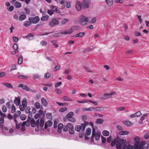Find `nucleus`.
<instances>
[{
    "label": "nucleus",
    "instance_id": "f257e3e1",
    "mask_svg": "<svg viewBox=\"0 0 149 149\" xmlns=\"http://www.w3.org/2000/svg\"><path fill=\"white\" fill-rule=\"evenodd\" d=\"M126 142L125 140L123 139H119L116 142V147L117 149H122V146H123V149H134L133 146L130 145L127 146L125 144Z\"/></svg>",
    "mask_w": 149,
    "mask_h": 149
},
{
    "label": "nucleus",
    "instance_id": "f03ea898",
    "mask_svg": "<svg viewBox=\"0 0 149 149\" xmlns=\"http://www.w3.org/2000/svg\"><path fill=\"white\" fill-rule=\"evenodd\" d=\"M59 21L55 18H53L48 23L49 25L51 27H54L59 24Z\"/></svg>",
    "mask_w": 149,
    "mask_h": 149
},
{
    "label": "nucleus",
    "instance_id": "7ed1b4c3",
    "mask_svg": "<svg viewBox=\"0 0 149 149\" xmlns=\"http://www.w3.org/2000/svg\"><path fill=\"white\" fill-rule=\"evenodd\" d=\"M81 126H76L75 128V130L77 132H79L81 130V131L83 132L85 129L86 125L85 123H82L81 124Z\"/></svg>",
    "mask_w": 149,
    "mask_h": 149
},
{
    "label": "nucleus",
    "instance_id": "20e7f679",
    "mask_svg": "<svg viewBox=\"0 0 149 149\" xmlns=\"http://www.w3.org/2000/svg\"><path fill=\"white\" fill-rule=\"evenodd\" d=\"M92 134L93 136L95 137V139L96 140L98 141L100 139V134L98 132H96L94 128L93 129Z\"/></svg>",
    "mask_w": 149,
    "mask_h": 149
},
{
    "label": "nucleus",
    "instance_id": "39448f33",
    "mask_svg": "<svg viewBox=\"0 0 149 149\" xmlns=\"http://www.w3.org/2000/svg\"><path fill=\"white\" fill-rule=\"evenodd\" d=\"M29 20L31 21V23L33 24H36L40 20V18L38 16H36L35 17H30Z\"/></svg>",
    "mask_w": 149,
    "mask_h": 149
},
{
    "label": "nucleus",
    "instance_id": "423d86ee",
    "mask_svg": "<svg viewBox=\"0 0 149 149\" xmlns=\"http://www.w3.org/2000/svg\"><path fill=\"white\" fill-rule=\"evenodd\" d=\"M90 3L89 1L87 0L84 1L82 3V7L85 8H88L89 7Z\"/></svg>",
    "mask_w": 149,
    "mask_h": 149
},
{
    "label": "nucleus",
    "instance_id": "0eeeda50",
    "mask_svg": "<svg viewBox=\"0 0 149 149\" xmlns=\"http://www.w3.org/2000/svg\"><path fill=\"white\" fill-rule=\"evenodd\" d=\"M75 27L74 26H73L70 28V31H66L64 32L61 31L60 33L61 34H70L72 32L73 30L74 29Z\"/></svg>",
    "mask_w": 149,
    "mask_h": 149
},
{
    "label": "nucleus",
    "instance_id": "6e6552de",
    "mask_svg": "<svg viewBox=\"0 0 149 149\" xmlns=\"http://www.w3.org/2000/svg\"><path fill=\"white\" fill-rule=\"evenodd\" d=\"M18 87L19 88H22L23 89L26 91H31V89L28 88L27 86L26 85H24L22 84H20L18 86Z\"/></svg>",
    "mask_w": 149,
    "mask_h": 149
},
{
    "label": "nucleus",
    "instance_id": "1a4fd4ad",
    "mask_svg": "<svg viewBox=\"0 0 149 149\" xmlns=\"http://www.w3.org/2000/svg\"><path fill=\"white\" fill-rule=\"evenodd\" d=\"M89 21L88 18L86 17H84L82 19V21L81 24L82 26L86 25L88 21Z\"/></svg>",
    "mask_w": 149,
    "mask_h": 149
},
{
    "label": "nucleus",
    "instance_id": "9d476101",
    "mask_svg": "<svg viewBox=\"0 0 149 149\" xmlns=\"http://www.w3.org/2000/svg\"><path fill=\"white\" fill-rule=\"evenodd\" d=\"M76 8L77 10L80 11L81 9V3L79 1H76Z\"/></svg>",
    "mask_w": 149,
    "mask_h": 149
},
{
    "label": "nucleus",
    "instance_id": "9b49d317",
    "mask_svg": "<svg viewBox=\"0 0 149 149\" xmlns=\"http://www.w3.org/2000/svg\"><path fill=\"white\" fill-rule=\"evenodd\" d=\"M15 100H14V102L17 106L19 105L20 103V100L19 98H17L15 97Z\"/></svg>",
    "mask_w": 149,
    "mask_h": 149
},
{
    "label": "nucleus",
    "instance_id": "f8f14e48",
    "mask_svg": "<svg viewBox=\"0 0 149 149\" xmlns=\"http://www.w3.org/2000/svg\"><path fill=\"white\" fill-rule=\"evenodd\" d=\"M42 103L43 105L46 107L48 104V103L46 99L44 97H42L41 99Z\"/></svg>",
    "mask_w": 149,
    "mask_h": 149
},
{
    "label": "nucleus",
    "instance_id": "ddd939ff",
    "mask_svg": "<svg viewBox=\"0 0 149 149\" xmlns=\"http://www.w3.org/2000/svg\"><path fill=\"white\" fill-rule=\"evenodd\" d=\"M69 129V131L70 134H74V127L73 126L71 123Z\"/></svg>",
    "mask_w": 149,
    "mask_h": 149
},
{
    "label": "nucleus",
    "instance_id": "4468645a",
    "mask_svg": "<svg viewBox=\"0 0 149 149\" xmlns=\"http://www.w3.org/2000/svg\"><path fill=\"white\" fill-rule=\"evenodd\" d=\"M123 123L125 125L127 126H130L132 125V123L129 121H123Z\"/></svg>",
    "mask_w": 149,
    "mask_h": 149
},
{
    "label": "nucleus",
    "instance_id": "2eb2a0df",
    "mask_svg": "<svg viewBox=\"0 0 149 149\" xmlns=\"http://www.w3.org/2000/svg\"><path fill=\"white\" fill-rule=\"evenodd\" d=\"M71 124V123H68L66 125L64 126L63 128V131L64 132H67L69 129Z\"/></svg>",
    "mask_w": 149,
    "mask_h": 149
},
{
    "label": "nucleus",
    "instance_id": "dca6fc26",
    "mask_svg": "<svg viewBox=\"0 0 149 149\" xmlns=\"http://www.w3.org/2000/svg\"><path fill=\"white\" fill-rule=\"evenodd\" d=\"M63 124L62 123H59L58 126V131L59 132H61L63 127Z\"/></svg>",
    "mask_w": 149,
    "mask_h": 149
},
{
    "label": "nucleus",
    "instance_id": "f3484780",
    "mask_svg": "<svg viewBox=\"0 0 149 149\" xmlns=\"http://www.w3.org/2000/svg\"><path fill=\"white\" fill-rule=\"evenodd\" d=\"M26 16L24 14L21 15L19 18V19L20 21H22L26 19Z\"/></svg>",
    "mask_w": 149,
    "mask_h": 149
},
{
    "label": "nucleus",
    "instance_id": "a211bd4d",
    "mask_svg": "<svg viewBox=\"0 0 149 149\" xmlns=\"http://www.w3.org/2000/svg\"><path fill=\"white\" fill-rule=\"evenodd\" d=\"M50 8L51 9L53 10L54 12H57V13H58V10L56 6L53 5H51Z\"/></svg>",
    "mask_w": 149,
    "mask_h": 149
},
{
    "label": "nucleus",
    "instance_id": "6ab92c4d",
    "mask_svg": "<svg viewBox=\"0 0 149 149\" xmlns=\"http://www.w3.org/2000/svg\"><path fill=\"white\" fill-rule=\"evenodd\" d=\"M3 84L5 86H6L7 87L9 88H13V86L12 85L9 83H3Z\"/></svg>",
    "mask_w": 149,
    "mask_h": 149
},
{
    "label": "nucleus",
    "instance_id": "aec40b11",
    "mask_svg": "<svg viewBox=\"0 0 149 149\" xmlns=\"http://www.w3.org/2000/svg\"><path fill=\"white\" fill-rule=\"evenodd\" d=\"M103 96L102 97L101 99L102 100H105L110 98L109 95L108 94L105 93L103 94Z\"/></svg>",
    "mask_w": 149,
    "mask_h": 149
},
{
    "label": "nucleus",
    "instance_id": "412c9836",
    "mask_svg": "<svg viewBox=\"0 0 149 149\" xmlns=\"http://www.w3.org/2000/svg\"><path fill=\"white\" fill-rule=\"evenodd\" d=\"M103 122V120L101 118H98L97 119L95 123L96 124H101Z\"/></svg>",
    "mask_w": 149,
    "mask_h": 149
},
{
    "label": "nucleus",
    "instance_id": "4be33fe9",
    "mask_svg": "<svg viewBox=\"0 0 149 149\" xmlns=\"http://www.w3.org/2000/svg\"><path fill=\"white\" fill-rule=\"evenodd\" d=\"M49 16L48 15H45L43 16L41 18V20L42 21L47 20L48 19Z\"/></svg>",
    "mask_w": 149,
    "mask_h": 149
},
{
    "label": "nucleus",
    "instance_id": "5701e85b",
    "mask_svg": "<svg viewBox=\"0 0 149 149\" xmlns=\"http://www.w3.org/2000/svg\"><path fill=\"white\" fill-rule=\"evenodd\" d=\"M67 119L68 120L72 122H76V119L73 117H69L67 118Z\"/></svg>",
    "mask_w": 149,
    "mask_h": 149
},
{
    "label": "nucleus",
    "instance_id": "b1692460",
    "mask_svg": "<svg viewBox=\"0 0 149 149\" xmlns=\"http://www.w3.org/2000/svg\"><path fill=\"white\" fill-rule=\"evenodd\" d=\"M15 6L17 8H19L21 7L22 5L21 3L18 1H16L15 3Z\"/></svg>",
    "mask_w": 149,
    "mask_h": 149
},
{
    "label": "nucleus",
    "instance_id": "393cba45",
    "mask_svg": "<svg viewBox=\"0 0 149 149\" xmlns=\"http://www.w3.org/2000/svg\"><path fill=\"white\" fill-rule=\"evenodd\" d=\"M31 21H27L26 22H25L24 24V25L26 27H28L29 26L31 25Z\"/></svg>",
    "mask_w": 149,
    "mask_h": 149
},
{
    "label": "nucleus",
    "instance_id": "a878e982",
    "mask_svg": "<svg viewBox=\"0 0 149 149\" xmlns=\"http://www.w3.org/2000/svg\"><path fill=\"white\" fill-rule=\"evenodd\" d=\"M129 132L127 131H121L118 134L120 135H125L128 134Z\"/></svg>",
    "mask_w": 149,
    "mask_h": 149
},
{
    "label": "nucleus",
    "instance_id": "bb28decb",
    "mask_svg": "<svg viewBox=\"0 0 149 149\" xmlns=\"http://www.w3.org/2000/svg\"><path fill=\"white\" fill-rule=\"evenodd\" d=\"M102 134L103 135L105 136H108L109 135V132L106 130H104L102 132Z\"/></svg>",
    "mask_w": 149,
    "mask_h": 149
},
{
    "label": "nucleus",
    "instance_id": "cd10ccee",
    "mask_svg": "<svg viewBox=\"0 0 149 149\" xmlns=\"http://www.w3.org/2000/svg\"><path fill=\"white\" fill-rule=\"evenodd\" d=\"M31 126L32 127H34L36 125L35 121L33 118L31 119Z\"/></svg>",
    "mask_w": 149,
    "mask_h": 149
},
{
    "label": "nucleus",
    "instance_id": "c85d7f7f",
    "mask_svg": "<svg viewBox=\"0 0 149 149\" xmlns=\"http://www.w3.org/2000/svg\"><path fill=\"white\" fill-rule=\"evenodd\" d=\"M107 5L109 6H110L112 5L113 0H105Z\"/></svg>",
    "mask_w": 149,
    "mask_h": 149
},
{
    "label": "nucleus",
    "instance_id": "c756f323",
    "mask_svg": "<svg viewBox=\"0 0 149 149\" xmlns=\"http://www.w3.org/2000/svg\"><path fill=\"white\" fill-rule=\"evenodd\" d=\"M91 132V129L90 128H88L86 129V133L85 134L87 136L90 135Z\"/></svg>",
    "mask_w": 149,
    "mask_h": 149
},
{
    "label": "nucleus",
    "instance_id": "7c9ffc66",
    "mask_svg": "<svg viewBox=\"0 0 149 149\" xmlns=\"http://www.w3.org/2000/svg\"><path fill=\"white\" fill-rule=\"evenodd\" d=\"M69 20L68 19H64L61 22V24L62 25H63L64 24L66 23L69 21Z\"/></svg>",
    "mask_w": 149,
    "mask_h": 149
},
{
    "label": "nucleus",
    "instance_id": "2f4dec72",
    "mask_svg": "<svg viewBox=\"0 0 149 149\" xmlns=\"http://www.w3.org/2000/svg\"><path fill=\"white\" fill-rule=\"evenodd\" d=\"M44 120L42 119H41L40 120L39 125L41 127H42L44 126Z\"/></svg>",
    "mask_w": 149,
    "mask_h": 149
},
{
    "label": "nucleus",
    "instance_id": "473e14b6",
    "mask_svg": "<svg viewBox=\"0 0 149 149\" xmlns=\"http://www.w3.org/2000/svg\"><path fill=\"white\" fill-rule=\"evenodd\" d=\"M83 110L86 111H94V107H90L88 108H84Z\"/></svg>",
    "mask_w": 149,
    "mask_h": 149
},
{
    "label": "nucleus",
    "instance_id": "72a5a7b5",
    "mask_svg": "<svg viewBox=\"0 0 149 149\" xmlns=\"http://www.w3.org/2000/svg\"><path fill=\"white\" fill-rule=\"evenodd\" d=\"M26 37L28 38L29 40H32L33 39V34L32 33H30L28 34Z\"/></svg>",
    "mask_w": 149,
    "mask_h": 149
},
{
    "label": "nucleus",
    "instance_id": "f704fd0d",
    "mask_svg": "<svg viewBox=\"0 0 149 149\" xmlns=\"http://www.w3.org/2000/svg\"><path fill=\"white\" fill-rule=\"evenodd\" d=\"M59 106H64L65 105H68V104L67 103H61L57 102H56Z\"/></svg>",
    "mask_w": 149,
    "mask_h": 149
},
{
    "label": "nucleus",
    "instance_id": "c9c22d12",
    "mask_svg": "<svg viewBox=\"0 0 149 149\" xmlns=\"http://www.w3.org/2000/svg\"><path fill=\"white\" fill-rule=\"evenodd\" d=\"M23 61V57L22 56H20L18 58V63L19 64H21Z\"/></svg>",
    "mask_w": 149,
    "mask_h": 149
},
{
    "label": "nucleus",
    "instance_id": "e433bc0d",
    "mask_svg": "<svg viewBox=\"0 0 149 149\" xmlns=\"http://www.w3.org/2000/svg\"><path fill=\"white\" fill-rule=\"evenodd\" d=\"M74 115V113L73 112H70L69 113L66 115V117H73Z\"/></svg>",
    "mask_w": 149,
    "mask_h": 149
},
{
    "label": "nucleus",
    "instance_id": "4c0bfd02",
    "mask_svg": "<svg viewBox=\"0 0 149 149\" xmlns=\"http://www.w3.org/2000/svg\"><path fill=\"white\" fill-rule=\"evenodd\" d=\"M11 113H14L16 111V108L14 105L13 104L12 105Z\"/></svg>",
    "mask_w": 149,
    "mask_h": 149
},
{
    "label": "nucleus",
    "instance_id": "58836bf2",
    "mask_svg": "<svg viewBox=\"0 0 149 149\" xmlns=\"http://www.w3.org/2000/svg\"><path fill=\"white\" fill-rule=\"evenodd\" d=\"M140 142H135V144L134 146V148H137L139 147V146L140 144Z\"/></svg>",
    "mask_w": 149,
    "mask_h": 149
},
{
    "label": "nucleus",
    "instance_id": "ea45409f",
    "mask_svg": "<svg viewBox=\"0 0 149 149\" xmlns=\"http://www.w3.org/2000/svg\"><path fill=\"white\" fill-rule=\"evenodd\" d=\"M63 100L65 101H72V100L69 99L68 97L66 96H64L63 98Z\"/></svg>",
    "mask_w": 149,
    "mask_h": 149
},
{
    "label": "nucleus",
    "instance_id": "a19ab883",
    "mask_svg": "<svg viewBox=\"0 0 149 149\" xmlns=\"http://www.w3.org/2000/svg\"><path fill=\"white\" fill-rule=\"evenodd\" d=\"M26 116L25 114H22L21 115L20 117V119L22 120H25L26 119Z\"/></svg>",
    "mask_w": 149,
    "mask_h": 149
},
{
    "label": "nucleus",
    "instance_id": "79ce46f5",
    "mask_svg": "<svg viewBox=\"0 0 149 149\" xmlns=\"http://www.w3.org/2000/svg\"><path fill=\"white\" fill-rule=\"evenodd\" d=\"M94 111H100L102 110V108L100 107H94Z\"/></svg>",
    "mask_w": 149,
    "mask_h": 149
},
{
    "label": "nucleus",
    "instance_id": "37998d69",
    "mask_svg": "<svg viewBox=\"0 0 149 149\" xmlns=\"http://www.w3.org/2000/svg\"><path fill=\"white\" fill-rule=\"evenodd\" d=\"M18 78L19 79H27L28 78V77L27 76L23 75L18 76Z\"/></svg>",
    "mask_w": 149,
    "mask_h": 149
},
{
    "label": "nucleus",
    "instance_id": "c03bdc74",
    "mask_svg": "<svg viewBox=\"0 0 149 149\" xmlns=\"http://www.w3.org/2000/svg\"><path fill=\"white\" fill-rule=\"evenodd\" d=\"M34 106L37 109L40 108V103L38 102H36L34 103Z\"/></svg>",
    "mask_w": 149,
    "mask_h": 149
},
{
    "label": "nucleus",
    "instance_id": "a18cd8bd",
    "mask_svg": "<svg viewBox=\"0 0 149 149\" xmlns=\"http://www.w3.org/2000/svg\"><path fill=\"white\" fill-rule=\"evenodd\" d=\"M22 104L23 106H25V107H26L27 105V102H26V100H23L22 102Z\"/></svg>",
    "mask_w": 149,
    "mask_h": 149
},
{
    "label": "nucleus",
    "instance_id": "49530a36",
    "mask_svg": "<svg viewBox=\"0 0 149 149\" xmlns=\"http://www.w3.org/2000/svg\"><path fill=\"white\" fill-rule=\"evenodd\" d=\"M116 142V139H113L111 142V145L112 146H114L115 145Z\"/></svg>",
    "mask_w": 149,
    "mask_h": 149
},
{
    "label": "nucleus",
    "instance_id": "de8ad7c7",
    "mask_svg": "<svg viewBox=\"0 0 149 149\" xmlns=\"http://www.w3.org/2000/svg\"><path fill=\"white\" fill-rule=\"evenodd\" d=\"M6 105L8 108L9 109H10L12 107V105L9 102H7L6 104Z\"/></svg>",
    "mask_w": 149,
    "mask_h": 149
},
{
    "label": "nucleus",
    "instance_id": "09e8293b",
    "mask_svg": "<svg viewBox=\"0 0 149 149\" xmlns=\"http://www.w3.org/2000/svg\"><path fill=\"white\" fill-rule=\"evenodd\" d=\"M67 108L66 107L62 108L59 109V111L60 112H64L67 110Z\"/></svg>",
    "mask_w": 149,
    "mask_h": 149
},
{
    "label": "nucleus",
    "instance_id": "8fccbe9b",
    "mask_svg": "<svg viewBox=\"0 0 149 149\" xmlns=\"http://www.w3.org/2000/svg\"><path fill=\"white\" fill-rule=\"evenodd\" d=\"M40 77V75L37 74H34L33 76V79H39Z\"/></svg>",
    "mask_w": 149,
    "mask_h": 149
},
{
    "label": "nucleus",
    "instance_id": "3c124183",
    "mask_svg": "<svg viewBox=\"0 0 149 149\" xmlns=\"http://www.w3.org/2000/svg\"><path fill=\"white\" fill-rule=\"evenodd\" d=\"M25 107H26L25 106H24L21 104H20L19 106V109L22 111H24Z\"/></svg>",
    "mask_w": 149,
    "mask_h": 149
},
{
    "label": "nucleus",
    "instance_id": "603ef678",
    "mask_svg": "<svg viewBox=\"0 0 149 149\" xmlns=\"http://www.w3.org/2000/svg\"><path fill=\"white\" fill-rule=\"evenodd\" d=\"M2 110L3 112H6L7 111L6 107L4 105L2 106Z\"/></svg>",
    "mask_w": 149,
    "mask_h": 149
},
{
    "label": "nucleus",
    "instance_id": "864d4df0",
    "mask_svg": "<svg viewBox=\"0 0 149 149\" xmlns=\"http://www.w3.org/2000/svg\"><path fill=\"white\" fill-rule=\"evenodd\" d=\"M55 92L58 94H60L61 93V91L58 88H56L55 90Z\"/></svg>",
    "mask_w": 149,
    "mask_h": 149
},
{
    "label": "nucleus",
    "instance_id": "5fc2aeb1",
    "mask_svg": "<svg viewBox=\"0 0 149 149\" xmlns=\"http://www.w3.org/2000/svg\"><path fill=\"white\" fill-rule=\"evenodd\" d=\"M30 108L29 107H26V109L25 110V112L26 113H29L30 112Z\"/></svg>",
    "mask_w": 149,
    "mask_h": 149
},
{
    "label": "nucleus",
    "instance_id": "6e6d98bb",
    "mask_svg": "<svg viewBox=\"0 0 149 149\" xmlns=\"http://www.w3.org/2000/svg\"><path fill=\"white\" fill-rule=\"evenodd\" d=\"M101 139L102 142V143H104L106 142V138L102 136H101Z\"/></svg>",
    "mask_w": 149,
    "mask_h": 149
},
{
    "label": "nucleus",
    "instance_id": "4d7b16f0",
    "mask_svg": "<svg viewBox=\"0 0 149 149\" xmlns=\"http://www.w3.org/2000/svg\"><path fill=\"white\" fill-rule=\"evenodd\" d=\"M51 42L53 43V45L56 48H57L58 47V45L57 44L55 43V42H56V41H55L51 40Z\"/></svg>",
    "mask_w": 149,
    "mask_h": 149
},
{
    "label": "nucleus",
    "instance_id": "13d9d810",
    "mask_svg": "<svg viewBox=\"0 0 149 149\" xmlns=\"http://www.w3.org/2000/svg\"><path fill=\"white\" fill-rule=\"evenodd\" d=\"M85 33L84 32H80L78 33L79 37H82L85 35Z\"/></svg>",
    "mask_w": 149,
    "mask_h": 149
},
{
    "label": "nucleus",
    "instance_id": "bf43d9fd",
    "mask_svg": "<svg viewBox=\"0 0 149 149\" xmlns=\"http://www.w3.org/2000/svg\"><path fill=\"white\" fill-rule=\"evenodd\" d=\"M24 10L25 11H26V14L28 15L30 14V10L28 8H25L24 9Z\"/></svg>",
    "mask_w": 149,
    "mask_h": 149
},
{
    "label": "nucleus",
    "instance_id": "052dcab7",
    "mask_svg": "<svg viewBox=\"0 0 149 149\" xmlns=\"http://www.w3.org/2000/svg\"><path fill=\"white\" fill-rule=\"evenodd\" d=\"M54 11L52 10H47V13L50 15H52L54 13Z\"/></svg>",
    "mask_w": 149,
    "mask_h": 149
},
{
    "label": "nucleus",
    "instance_id": "680f3d73",
    "mask_svg": "<svg viewBox=\"0 0 149 149\" xmlns=\"http://www.w3.org/2000/svg\"><path fill=\"white\" fill-rule=\"evenodd\" d=\"M51 76V74L50 73H47L45 74V78L47 79L49 78Z\"/></svg>",
    "mask_w": 149,
    "mask_h": 149
},
{
    "label": "nucleus",
    "instance_id": "e2e57ef3",
    "mask_svg": "<svg viewBox=\"0 0 149 149\" xmlns=\"http://www.w3.org/2000/svg\"><path fill=\"white\" fill-rule=\"evenodd\" d=\"M136 117H139L142 115L140 111H139L135 113Z\"/></svg>",
    "mask_w": 149,
    "mask_h": 149
},
{
    "label": "nucleus",
    "instance_id": "0e129e2a",
    "mask_svg": "<svg viewBox=\"0 0 149 149\" xmlns=\"http://www.w3.org/2000/svg\"><path fill=\"white\" fill-rule=\"evenodd\" d=\"M145 144V142L144 141H142L140 143L139 146V148L142 147V146H144V145Z\"/></svg>",
    "mask_w": 149,
    "mask_h": 149
},
{
    "label": "nucleus",
    "instance_id": "69168bd1",
    "mask_svg": "<svg viewBox=\"0 0 149 149\" xmlns=\"http://www.w3.org/2000/svg\"><path fill=\"white\" fill-rule=\"evenodd\" d=\"M66 6L68 8H70L71 6L70 3V1H67L66 2Z\"/></svg>",
    "mask_w": 149,
    "mask_h": 149
},
{
    "label": "nucleus",
    "instance_id": "338daca9",
    "mask_svg": "<svg viewBox=\"0 0 149 149\" xmlns=\"http://www.w3.org/2000/svg\"><path fill=\"white\" fill-rule=\"evenodd\" d=\"M58 123V122L56 120H55L54 121V128H57V127Z\"/></svg>",
    "mask_w": 149,
    "mask_h": 149
},
{
    "label": "nucleus",
    "instance_id": "774afa93",
    "mask_svg": "<svg viewBox=\"0 0 149 149\" xmlns=\"http://www.w3.org/2000/svg\"><path fill=\"white\" fill-rule=\"evenodd\" d=\"M40 43L41 45L42 46H46L47 45V42L43 40L40 42Z\"/></svg>",
    "mask_w": 149,
    "mask_h": 149
}]
</instances>
